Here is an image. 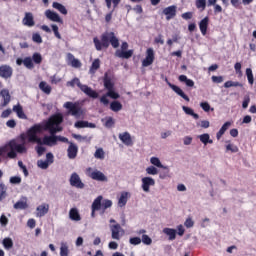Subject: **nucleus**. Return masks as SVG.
<instances>
[{"mask_svg": "<svg viewBox=\"0 0 256 256\" xmlns=\"http://www.w3.org/2000/svg\"><path fill=\"white\" fill-rule=\"evenodd\" d=\"M129 199V192H122L118 200L119 207H125Z\"/></svg>", "mask_w": 256, "mask_h": 256, "instance_id": "30", "label": "nucleus"}, {"mask_svg": "<svg viewBox=\"0 0 256 256\" xmlns=\"http://www.w3.org/2000/svg\"><path fill=\"white\" fill-rule=\"evenodd\" d=\"M242 86H243V85H242L241 83H239V82H233V81H231V80L226 81V82L224 83L225 89H229L230 87H242Z\"/></svg>", "mask_w": 256, "mask_h": 256, "instance_id": "49", "label": "nucleus"}, {"mask_svg": "<svg viewBox=\"0 0 256 256\" xmlns=\"http://www.w3.org/2000/svg\"><path fill=\"white\" fill-rule=\"evenodd\" d=\"M150 187H155V179L151 177L142 178V189L145 193H149Z\"/></svg>", "mask_w": 256, "mask_h": 256, "instance_id": "13", "label": "nucleus"}, {"mask_svg": "<svg viewBox=\"0 0 256 256\" xmlns=\"http://www.w3.org/2000/svg\"><path fill=\"white\" fill-rule=\"evenodd\" d=\"M64 109H67V114L75 117V119H81L85 113L83 112V108L77 102H65L63 105Z\"/></svg>", "mask_w": 256, "mask_h": 256, "instance_id": "5", "label": "nucleus"}, {"mask_svg": "<svg viewBox=\"0 0 256 256\" xmlns=\"http://www.w3.org/2000/svg\"><path fill=\"white\" fill-rule=\"evenodd\" d=\"M37 165L40 169H49V162L46 160H38Z\"/></svg>", "mask_w": 256, "mask_h": 256, "instance_id": "57", "label": "nucleus"}, {"mask_svg": "<svg viewBox=\"0 0 256 256\" xmlns=\"http://www.w3.org/2000/svg\"><path fill=\"white\" fill-rule=\"evenodd\" d=\"M23 65L26 69H35V64H33V59L31 57H25L23 59Z\"/></svg>", "mask_w": 256, "mask_h": 256, "instance_id": "39", "label": "nucleus"}, {"mask_svg": "<svg viewBox=\"0 0 256 256\" xmlns=\"http://www.w3.org/2000/svg\"><path fill=\"white\" fill-rule=\"evenodd\" d=\"M4 249H13V240L11 238H4L2 241Z\"/></svg>", "mask_w": 256, "mask_h": 256, "instance_id": "43", "label": "nucleus"}, {"mask_svg": "<svg viewBox=\"0 0 256 256\" xmlns=\"http://www.w3.org/2000/svg\"><path fill=\"white\" fill-rule=\"evenodd\" d=\"M104 87L107 91H112L115 89V84L111 81V78L107 74L104 76Z\"/></svg>", "mask_w": 256, "mask_h": 256, "instance_id": "32", "label": "nucleus"}, {"mask_svg": "<svg viewBox=\"0 0 256 256\" xmlns=\"http://www.w3.org/2000/svg\"><path fill=\"white\" fill-rule=\"evenodd\" d=\"M146 173L148 175H157L159 173V170L155 166H150L146 168Z\"/></svg>", "mask_w": 256, "mask_h": 256, "instance_id": "56", "label": "nucleus"}, {"mask_svg": "<svg viewBox=\"0 0 256 256\" xmlns=\"http://www.w3.org/2000/svg\"><path fill=\"white\" fill-rule=\"evenodd\" d=\"M181 17L185 21H189V19H193V12H185L181 15Z\"/></svg>", "mask_w": 256, "mask_h": 256, "instance_id": "63", "label": "nucleus"}, {"mask_svg": "<svg viewBox=\"0 0 256 256\" xmlns=\"http://www.w3.org/2000/svg\"><path fill=\"white\" fill-rule=\"evenodd\" d=\"M141 241L144 245H151V243H153V239H151V237H149L147 234L142 235Z\"/></svg>", "mask_w": 256, "mask_h": 256, "instance_id": "53", "label": "nucleus"}, {"mask_svg": "<svg viewBox=\"0 0 256 256\" xmlns=\"http://www.w3.org/2000/svg\"><path fill=\"white\" fill-rule=\"evenodd\" d=\"M110 207H113V202L111 200H104L102 203V213H105V210Z\"/></svg>", "mask_w": 256, "mask_h": 256, "instance_id": "51", "label": "nucleus"}, {"mask_svg": "<svg viewBox=\"0 0 256 256\" xmlns=\"http://www.w3.org/2000/svg\"><path fill=\"white\" fill-rule=\"evenodd\" d=\"M163 234L169 236L170 241H175V239L177 238V230L173 228H164Z\"/></svg>", "mask_w": 256, "mask_h": 256, "instance_id": "27", "label": "nucleus"}, {"mask_svg": "<svg viewBox=\"0 0 256 256\" xmlns=\"http://www.w3.org/2000/svg\"><path fill=\"white\" fill-rule=\"evenodd\" d=\"M163 14L166 15L167 21H171L177 15V6L172 5L164 8Z\"/></svg>", "mask_w": 256, "mask_h": 256, "instance_id": "14", "label": "nucleus"}, {"mask_svg": "<svg viewBox=\"0 0 256 256\" xmlns=\"http://www.w3.org/2000/svg\"><path fill=\"white\" fill-rule=\"evenodd\" d=\"M94 156L96 159H105V152L102 150V148H99L96 150Z\"/></svg>", "mask_w": 256, "mask_h": 256, "instance_id": "58", "label": "nucleus"}, {"mask_svg": "<svg viewBox=\"0 0 256 256\" xmlns=\"http://www.w3.org/2000/svg\"><path fill=\"white\" fill-rule=\"evenodd\" d=\"M226 151H230L231 153H239V147L234 144H227Z\"/></svg>", "mask_w": 256, "mask_h": 256, "instance_id": "52", "label": "nucleus"}, {"mask_svg": "<svg viewBox=\"0 0 256 256\" xmlns=\"http://www.w3.org/2000/svg\"><path fill=\"white\" fill-rule=\"evenodd\" d=\"M66 85H67V87H75V85H77V87L80 89V91H82V93H85V95H87V97H90L91 99L99 98V93H97V91L93 90L88 85L82 84L81 80H79V78H77V77H75L71 81H68L66 83Z\"/></svg>", "mask_w": 256, "mask_h": 256, "instance_id": "4", "label": "nucleus"}, {"mask_svg": "<svg viewBox=\"0 0 256 256\" xmlns=\"http://www.w3.org/2000/svg\"><path fill=\"white\" fill-rule=\"evenodd\" d=\"M103 201V196H98L92 203L91 209L93 211H101L103 209L102 202Z\"/></svg>", "mask_w": 256, "mask_h": 256, "instance_id": "26", "label": "nucleus"}, {"mask_svg": "<svg viewBox=\"0 0 256 256\" xmlns=\"http://www.w3.org/2000/svg\"><path fill=\"white\" fill-rule=\"evenodd\" d=\"M122 50H116L115 56L119 57L120 59H131L133 57V50H127L129 49V44L127 42H123L121 45Z\"/></svg>", "mask_w": 256, "mask_h": 256, "instance_id": "6", "label": "nucleus"}, {"mask_svg": "<svg viewBox=\"0 0 256 256\" xmlns=\"http://www.w3.org/2000/svg\"><path fill=\"white\" fill-rule=\"evenodd\" d=\"M168 87H170V89H172V91H174L176 95H179V97H182L184 101H187V103H189V96H187V94H185V92H183V90L179 86L172 84L171 82H168Z\"/></svg>", "mask_w": 256, "mask_h": 256, "instance_id": "12", "label": "nucleus"}, {"mask_svg": "<svg viewBox=\"0 0 256 256\" xmlns=\"http://www.w3.org/2000/svg\"><path fill=\"white\" fill-rule=\"evenodd\" d=\"M229 127H231V122H225L222 125V127L220 128V130L217 132L216 138L218 140L221 139V137H223V135H225V131H227V129H229Z\"/></svg>", "mask_w": 256, "mask_h": 256, "instance_id": "33", "label": "nucleus"}, {"mask_svg": "<svg viewBox=\"0 0 256 256\" xmlns=\"http://www.w3.org/2000/svg\"><path fill=\"white\" fill-rule=\"evenodd\" d=\"M105 3L108 9H111L112 3H113L114 9H117V7L119 6V3H121V0H105Z\"/></svg>", "mask_w": 256, "mask_h": 256, "instance_id": "46", "label": "nucleus"}, {"mask_svg": "<svg viewBox=\"0 0 256 256\" xmlns=\"http://www.w3.org/2000/svg\"><path fill=\"white\" fill-rule=\"evenodd\" d=\"M178 79L181 83H185L186 87H195V82L187 78L186 75H180Z\"/></svg>", "mask_w": 256, "mask_h": 256, "instance_id": "36", "label": "nucleus"}, {"mask_svg": "<svg viewBox=\"0 0 256 256\" xmlns=\"http://www.w3.org/2000/svg\"><path fill=\"white\" fill-rule=\"evenodd\" d=\"M61 123H63V115L54 114L45 122V129L49 131L50 135H55L63 131V127L60 126Z\"/></svg>", "mask_w": 256, "mask_h": 256, "instance_id": "3", "label": "nucleus"}, {"mask_svg": "<svg viewBox=\"0 0 256 256\" xmlns=\"http://www.w3.org/2000/svg\"><path fill=\"white\" fill-rule=\"evenodd\" d=\"M199 29L203 36L207 35V29H209V17L206 16L199 22Z\"/></svg>", "mask_w": 256, "mask_h": 256, "instance_id": "20", "label": "nucleus"}, {"mask_svg": "<svg viewBox=\"0 0 256 256\" xmlns=\"http://www.w3.org/2000/svg\"><path fill=\"white\" fill-rule=\"evenodd\" d=\"M0 95L3 99V103L0 104V107H7V105H9V103H11V94L9 93V90L7 89H2L0 91Z\"/></svg>", "mask_w": 256, "mask_h": 256, "instance_id": "15", "label": "nucleus"}, {"mask_svg": "<svg viewBox=\"0 0 256 256\" xmlns=\"http://www.w3.org/2000/svg\"><path fill=\"white\" fill-rule=\"evenodd\" d=\"M32 62L35 63L36 65H41L43 63V56L39 52H35L32 55Z\"/></svg>", "mask_w": 256, "mask_h": 256, "instance_id": "41", "label": "nucleus"}, {"mask_svg": "<svg viewBox=\"0 0 256 256\" xmlns=\"http://www.w3.org/2000/svg\"><path fill=\"white\" fill-rule=\"evenodd\" d=\"M0 224L2 225V227H7V225L9 224V218H7V216H5V214L1 215Z\"/></svg>", "mask_w": 256, "mask_h": 256, "instance_id": "61", "label": "nucleus"}, {"mask_svg": "<svg viewBox=\"0 0 256 256\" xmlns=\"http://www.w3.org/2000/svg\"><path fill=\"white\" fill-rule=\"evenodd\" d=\"M200 107H201V109H203V111H205L206 113H209V111H211V105H209V102H201V103H200Z\"/></svg>", "mask_w": 256, "mask_h": 256, "instance_id": "60", "label": "nucleus"}, {"mask_svg": "<svg viewBox=\"0 0 256 256\" xmlns=\"http://www.w3.org/2000/svg\"><path fill=\"white\" fill-rule=\"evenodd\" d=\"M92 171V172H91ZM87 172L89 173L88 176L91 177L94 181H101V182H107V176L99 170H94L92 168H88Z\"/></svg>", "mask_w": 256, "mask_h": 256, "instance_id": "7", "label": "nucleus"}, {"mask_svg": "<svg viewBox=\"0 0 256 256\" xmlns=\"http://www.w3.org/2000/svg\"><path fill=\"white\" fill-rule=\"evenodd\" d=\"M45 15H46L47 19H49L50 21H53L54 23H63V19H61L59 14H57V12H53L51 10H46Z\"/></svg>", "mask_w": 256, "mask_h": 256, "instance_id": "17", "label": "nucleus"}, {"mask_svg": "<svg viewBox=\"0 0 256 256\" xmlns=\"http://www.w3.org/2000/svg\"><path fill=\"white\" fill-rule=\"evenodd\" d=\"M23 25L26 27H34L35 26V20L33 18V13L31 12H26L25 16L22 20Z\"/></svg>", "mask_w": 256, "mask_h": 256, "instance_id": "19", "label": "nucleus"}, {"mask_svg": "<svg viewBox=\"0 0 256 256\" xmlns=\"http://www.w3.org/2000/svg\"><path fill=\"white\" fill-rule=\"evenodd\" d=\"M101 121L102 123H104V127H106V129H111V127H115V119H113V117L111 116H107Z\"/></svg>", "mask_w": 256, "mask_h": 256, "instance_id": "29", "label": "nucleus"}, {"mask_svg": "<svg viewBox=\"0 0 256 256\" xmlns=\"http://www.w3.org/2000/svg\"><path fill=\"white\" fill-rule=\"evenodd\" d=\"M70 185L72 187H76L77 189H83L85 187V184L82 183L81 178L79 177V174L72 173L70 177Z\"/></svg>", "mask_w": 256, "mask_h": 256, "instance_id": "11", "label": "nucleus"}, {"mask_svg": "<svg viewBox=\"0 0 256 256\" xmlns=\"http://www.w3.org/2000/svg\"><path fill=\"white\" fill-rule=\"evenodd\" d=\"M101 67V60L99 58L94 59V61L92 62L90 69H89V73L91 75H95V73H97L98 69H100Z\"/></svg>", "mask_w": 256, "mask_h": 256, "instance_id": "25", "label": "nucleus"}, {"mask_svg": "<svg viewBox=\"0 0 256 256\" xmlns=\"http://www.w3.org/2000/svg\"><path fill=\"white\" fill-rule=\"evenodd\" d=\"M78 151H79V148L77 147V145L70 142V145H69L68 150H67L68 158L69 159H75V157H77Z\"/></svg>", "mask_w": 256, "mask_h": 256, "instance_id": "21", "label": "nucleus"}, {"mask_svg": "<svg viewBox=\"0 0 256 256\" xmlns=\"http://www.w3.org/2000/svg\"><path fill=\"white\" fill-rule=\"evenodd\" d=\"M195 5L197 9H202V11H205L207 7V0H196Z\"/></svg>", "mask_w": 256, "mask_h": 256, "instance_id": "50", "label": "nucleus"}, {"mask_svg": "<svg viewBox=\"0 0 256 256\" xmlns=\"http://www.w3.org/2000/svg\"><path fill=\"white\" fill-rule=\"evenodd\" d=\"M60 256H69V246L67 245V243L61 244Z\"/></svg>", "mask_w": 256, "mask_h": 256, "instance_id": "44", "label": "nucleus"}, {"mask_svg": "<svg viewBox=\"0 0 256 256\" xmlns=\"http://www.w3.org/2000/svg\"><path fill=\"white\" fill-rule=\"evenodd\" d=\"M0 77H2V79H11V77H13V68L9 65H1Z\"/></svg>", "mask_w": 256, "mask_h": 256, "instance_id": "10", "label": "nucleus"}, {"mask_svg": "<svg viewBox=\"0 0 256 256\" xmlns=\"http://www.w3.org/2000/svg\"><path fill=\"white\" fill-rule=\"evenodd\" d=\"M28 207L29 205H27L25 201H18L14 204V209H17V210L27 209Z\"/></svg>", "mask_w": 256, "mask_h": 256, "instance_id": "48", "label": "nucleus"}, {"mask_svg": "<svg viewBox=\"0 0 256 256\" xmlns=\"http://www.w3.org/2000/svg\"><path fill=\"white\" fill-rule=\"evenodd\" d=\"M184 225L185 227H187V229H191V227L195 225V222L193 221V219L187 218L186 221L184 222Z\"/></svg>", "mask_w": 256, "mask_h": 256, "instance_id": "64", "label": "nucleus"}, {"mask_svg": "<svg viewBox=\"0 0 256 256\" xmlns=\"http://www.w3.org/2000/svg\"><path fill=\"white\" fill-rule=\"evenodd\" d=\"M155 61V51L153 48H148L146 50V57L142 61V67H149L153 65V62Z\"/></svg>", "mask_w": 256, "mask_h": 256, "instance_id": "8", "label": "nucleus"}, {"mask_svg": "<svg viewBox=\"0 0 256 256\" xmlns=\"http://www.w3.org/2000/svg\"><path fill=\"white\" fill-rule=\"evenodd\" d=\"M150 163H151L152 165H154L155 167H159L160 169H167V167L164 166V165L161 163V160H159V158H157V157H152V158L150 159Z\"/></svg>", "mask_w": 256, "mask_h": 256, "instance_id": "42", "label": "nucleus"}, {"mask_svg": "<svg viewBox=\"0 0 256 256\" xmlns=\"http://www.w3.org/2000/svg\"><path fill=\"white\" fill-rule=\"evenodd\" d=\"M52 7L53 9L59 11V13H61L62 15H67V8H65L63 4L59 2H53Z\"/></svg>", "mask_w": 256, "mask_h": 256, "instance_id": "37", "label": "nucleus"}, {"mask_svg": "<svg viewBox=\"0 0 256 256\" xmlns=\"http://www.w3.org/2000/svg\"><path fill=\"white\" fill-rule=\"evenodd\" d=\"M13 111H14V113H16V115L19 119H27V115L23 111V106H21V104L14 105Z\"/></svg>", "mask_w": 256, "mask_h": 256, "instance_id": "24", "label": "nucleus"}, {"mask_svg": "<svg viewBox=\"0 0 256 256\" xmlns=\"http://www.w3.org/2000/svg\"><path fill=\"white\" fill-rule=\"evenodd\" d=\"M38 145H47L48 147H52V145H57L55 134H50V136H44L41 139V143Z\"/></svg>", "mask_w": 256, "mask_h": 256, "instance_id": "16", "label": "nucleus"}, {"mask_svg": "<svg viewBox=\"0 0 256 256\" xmlns=\"http://www.w3.org/2000/svg\"><path fill=\"white\" fill-rule=\"evenodd\" d=\"M108 97H110V99H119V97H121L119 95V93L115 92V88L112 90H109L105 95H103L100 98V103H102L103 105H109V99H107Z\"/></svg>", "mask_w": 256, "mask_h": 256, "instance_id": "9", "label": "nucleus"}, {"mask_svg": "<svg viewBox=\"0 0 256 256\" xmlns=\"http://www.w3.org/2000/svg\"><path fill=\"white\" fill-rule=\"evenodd\" d=\"M130 245H141V238L139 237H132L129 239Z\"/></svg>", "mask_w": 256, "mask_h": 256, "instance_id": "62", "label": "nucleus"}, {"mask_svg": "<svg viewBox=\"0 0 256 256\" xmlns=\"http://www.w3.org/2000/svg\"><path fill=\"white\" fill-rule=\"evenodd\" d=\"M246 76H247V79H248V83L250 85H253V83H255V79L253 77V70L251 68L246 69Z\"/></svg>", "mask_w": 256, "mask_h": 256, "instance_id": "45", "label": "nucleus"}, {"mask_svg": "<svg viewBox=\"0 0 256 256\" xmlns=\"http://www.w3.org/2000/svg\"><path fill=\"white\" fill-rule=\"evenodd\" d=\"M74 127H76V129H85L87 128V121L79 120L75 122Z\"/></svg>", "mask_w": 256, "mask_h": 256, "instance_id": "54", "label": "nucleus"}, {"mask_svg": "<svg viewBox=\"0 0 256 256\" xmlns=\"http://www.w3.org/2000/svg\"><path fill=\"white\" fill-rule=\"evenodd\" d=\"M182 109L186 115H190L193 119H199V114L195 113L192 108L183 106Z\"/></svg>", "mask_w": 256, "mask_h": 256, "instance_id": "40", "label": "nucleus"}, {"mask_svg": "<svg viewBox=\"0 0 256 256\" xmlns=\"http://www.w3.org/2000/svg\"><path fill=\"white\" fill-rule=\"evenodd\" d=\"M44 131H47V128H45V122L37 123L31 126L26 131V137L29 143H37V145L41 144V138L39 135H41Z\"/></svg>", "mask_w": 256, "mask_h": 256, "instance_id": "2", "label": "nucleus"}, {"mask_svg": "<svg viewBox=\"0 0 256 256\" xmlns=\"http://www.w3.org/2000/svg\"><path fill=\"white\" fill-rule=\"evenodd\" d=\"M11 185H20L21 183V176H12L10 177Z\"/></svg>", "mask_w": 256, "mask_h": 256, "instance_id": "59", "label": "nucleus"}, {"mask_svg": "<svg viewBox=\"0 0 256 256\" xmlns=\"http://www.w3.org/2000/svg\"><path fill=\"white\" fill-rule=\"evenodd\" d=\"M68 59L71 61V65L75 67V69H79L81 67V61L79 59H76L73 54H68Z\"/></svg>", "mask_w": 256, "mask_h": 256, "instance_id": "38", "label": "nucleus"}, {"mask_svg": "<svg viewBox=\"0 0 256 256\" xmlns=\"http://www.w3.org/2000/svg\"><path fill=\"white\" fill-rule=\"evenodd\" d=\"M69 217L71 221H81V214H79V210H77V208L70 209Z\"/></svg>", "mask_w": 256, "mask_h": 256, "instance_id": "28", "label": "nucleus"}, {"mask_svg": "<svg viewBox=\"0 0 256 256\" xmlns=\"http://www.w3.org/2000/svg\"><path fill=\"white\" fill-rule=\"evenodd\" d=\"M37 217H45L49 213V204H42L36 208Z\"/></svg>", "mask_w": 256, "mask_h": 256, "instance_id": "22", "label": "nucleus"}, {"mask_svg": "<svg viewBox=\"0 0 256 256\" xmlns=\"http://www.w3.org/2000/svg\"><path fill=\"white\" fill-rule=\"evenodd\" d=\"M199 139L203 145H213V139H211V136H209L208 133L201 134Z\"/></svg>", "mask_w": 256, "mask_h": 256, "instance_id": "34", "label": "nucleus"}, {"mask_svg": "<svg viewBox=\"0 0 256 256\" xmlns=\"http://www.w3.org/2000/svg\"><path fill=\"white\" fill-rule=\"evenodd\" d=\"M119 139L126 145L127 147H131L133 145V139L131 138V134L129 132H124L119 134Z\"/></svg>", "mask_w": 256, "mask_h": 256, "instance_id": "18", "label": "nucleus"}, {"mask_svg": "<svg viewBox=\"0 0 256 256\" xmlns=\"http://www.w3.org/2000/svg\"><path fill=\"white\" fill-rule=\"evenodd\" d=\"M93 43L96 51H106L110 45H112L113 49H117L119 47V38H117L115 32L106 31L101 34L100 39L94 37Z\"/></svg>", "mask_w": 256, "mask_h": 256, "instance_id": "1", "label": "nucleus"}, {"mask_svg": "<svg viewBox=\"0 0 256 256\" xmlns=\"http://www.w3.org/2000/svg\"><path fill=\"white\" fill-rule=\"evenodd\" d=\"M7 197V186L5 184H0V201H3Z\"/></svg>", "mask_w": 256, "mask_h": 256, "instance_id": "47", "label": "nucleus"}, {"mask_svg": "<svg viewBox=\"0 0 256 256\" xmlns=\"http://www.w3.org/2000/svg\"><path fill=\"white\" fill-rule=\"evenodd\" d=\"M120 232H121L120 224L111 226L112 239H116V241H119V239H121V235L119 234Z\"/></svg>", "mask_w": 256, "mask_h": 256, "instance_id": "23", "label": "nucleus"}, {"mask_svg": "<svg viewBox=\"0 0 256 256\" xmlns=\"http://www.w3.org/2000/svg\"><path fill=\"white\" fill-rule=\"evenodd\" d=\"M110 109L114 113H119V111H121L123 109V104H121V102H119L117 100H114L110 103Z\"/></svg>", "mask_w": 256, "mask_h": 256, "instance_id": "31", "label": "nucleus"}, {"mask_svg": "<svg viewBox=\"0 0 256 256\" xmlns=\"http://www.w3.org/2000/svg\"><path fill=\"white\" fill-rule=\"evenodd\" d=\"M32 41L34 43H38V44H41L43 43V38L41 37V34L40 33H34L32 35Z\"/></svg>", "mask_w": 256, "mask_h": 256, "instance_id": "55", "label": "nucleus"}, {"mask_svg": "<svg viewBox=\"0 0 256 256\" xmlns=\"http://www.w3.org/2000/svg\"><path fill=\"white\" fill-rule=\"evenodd\" d=\"M39 89L43 91L46 95H51L52 88L47 82L42 81L39 83Z\"/></svg>", "mask_w": 256, "mask_h": 256, "instance_id": "35", "label": "nucleus"}]
</instances>
